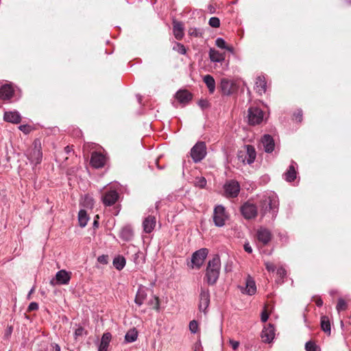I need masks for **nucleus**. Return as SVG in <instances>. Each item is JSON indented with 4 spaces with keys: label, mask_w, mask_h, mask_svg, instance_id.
<instances>
[{
    "label": "nucleus",
    "mask_w": 351,
    "mask_h": 351,
    "mask_svg": "<svg viewBox=\"0 0 351 351\" xmlns=\"http://www.w3.org/2000/svg\"><path fill=\"white\" fill-rule=\"evenodd\" d=\"M278 199L274 193L263 195L259 202L260 212L263 217L267 214L271 215V219H275L278 213Z\"/></svg>",
    "instance_id": "1"
},
{
    "label": "nucleus",
    "mask_w": 351,
    "mask_h": 351,
    "mask_svg": "<svg viewBox=\"0 0 351 351\" xmlns=\"http://www.w3.org/2000/svg\"><path fill=\"white\" fill-rule=\"evenodd\" d=\"M221 269V260L218 254H215L208 261L206 269L205 279L209 285H214L219 277Z\"/></svg>",
    "instance_id": "2"
},
{
    "label": "nucleus",
    "mask_w": 351,
    "mask_h": 351,
    "mask_svg": "<svg viewBox=\"0 0 351 351\" xmlns=\"http://www.w3.org/2000/svg\"><path fill=\"white\" fill-rule=\"evenodd\" d=\"M27 156L29 162L34 165H37L42 162L43 152L41 143L39 139L34 140L33 147L27 153Z\"/></svg>",
    "instance_id": "3"
},
{
    "label": "nucleus",
    "mask_w": 351,
    "mask_h": 351,
    "mask_svg": "<svg viewBox=\"0 0 351 351\" xmlns=\"http://www.w3.org/2000/svg\"><path fill=\"white\" fill-rule=\"evenodd\" d=\"M191 156L197 163L202 161L206 156V145L204 141H198L191 149Z\"/></svg>",
    "instance_id": "4"
},
{
    "label": "nucleus",
    "mask_w": 351,
    "mask_h": 351,
    "mask_svg": "<svg viewBox=\"0 0 351 351\" xmlns=\"http://www.w3.org/2000/svg\"><path fill=\"white\" fill-rule=\"evenodd\" d=\"M228 216L226 213L225 207L222 205H217L215 207L213 219L215 226L223 227Z\"/></svg>",
    "instance_id": "5"
},
{
    "label": "nucleus",
    "mask_w": 351,
    "mask_h": 351,
    "mask_svg": "<svg viewBox=\"0 0 351 351\" xmlns=\"http://www.w3.org/2000/svg\"><path fill=\"white\" fill-rule=\"evenodd\" d=\"M71 278V271H67L65 269H61L57 271L55 277L50 280L49 283L53 287L57 285H66L69 283Z\"/></svg>",
    "instance_id": "6"
},
{
    "label": "nucleus",
    "mask_w": 351,
    "mask_h": 351,
    "mask_svg": "<svg viewBox=\"0 0 351 351\" xmlns=\"http://www.w3.org/2000/svg\"><path fill=\"white\" fill-rule=\"evenodd\" d=\"M240 211L243 217L247 220L254 219L258 215L257 206L249 201L241 206Z\"/></svg>",
    "instance_id": "7"
},
{
    "label": "nucleus",
    "mask_w": 351,
    "mask_h": 351,
    "mask_svg": "<svg viewBox=\"0 0 351 351\" xmlns=\"http://www.w3.org/2000/svg\"><path fill=\"white\" fill-rule=\"evenodd\" d=\"M208 254L207 248H201L193 253L191 256V267L199 269L204 264Z\"/></svg>",
    "instance_id": "8"
},
{
    "label": "nucleus",
    "mask_w": 351,
    "mask_h": 351,
    "mask_svg": "<svg viewBox=\"0 0 351 351\" xmlns=\"http://www.w3.org/2000/svg\"><path fill=\"white\" fill-rule=\"evenodd\" d=\"M224 193L226 197H237L240 192V185L236 180H230L223 186Z\"/></svg>",
    "instance_id": "9"
},
{
    "label": "nucleus",
    "mask_w": 351,
    "mask_h": 351,
    "mask_svg": "<svg viewBox=\"0 0 351 351\" xmlns=\"http://www.w3.org/2000/svg\"><path fill=\"white\" fill-rule=\"evenodd\" d=\"M248 122L250 125H258L261 123L263 119V112L261 109L256 107H250L248 109Z\"/></svg>",
    "instance_id": "10"
},
{
    "label": "nucleus",
    "mask_w": 351,
    "mask_h": 351,
    "mask_svg": "<svg viewBox=\"0 0 351 351\" xmlns=\"http://www.w3.org/2000/svg\"><path fill=\"white\" fill-rule=\"evenodd\" d=\"M210 301V292L208 289H206L204 288H201L199 298V304L198 308L200 311H202L204 314L207 313V308L209 306Z\"/></svg>",
    "instance_id": "11"
},
{
    "label": "nucleus",
    "mask_w": 351,
    "mask_h": 351,
    "mask_svg": "<svg viewBox=\"0 0 351 351\" xmlns=\"http://www.w3.org/2000/svg\"><path fill=\"white\" fill-rule=\"evenodd\" d=\"M261 336L265 343H271L275 338L274 325L271 323L265 325L261 332Z\"/></svg>",
    "instance_id": "12"
},
{
    "label": "nucleus",
    "mask_w": 351,
    "mask_h": 351,
    "mask_svg": "<svg viewBox=\"0 0 351 351\" xmlns=\"http://www.w3.org/2000/svg\"><path fill=\"white\" fill-rule=\"evenodd\" d=\"M297 169H298V164L295 161L291 160L288 169L282 174L283 179L285 181H287V182H293L297 178V175H298Z\"/></svg>",
    "instance_id": "13"
},
{
    "label": "nucleus",
    "mask_w": 351,
    "mask_h": 351,
    "mask_svg": "<svg viewBox=\"0 0 351 351\" xmlns=\"http://www.w3.org/2000/svg\"><path fill=\"white\" fill-rule=\"evenodd\" d=\"M119 197V193L115 190H110L101 196V202L104 206H110L117 202Z\"/></svg>",
    "instance_id": "14"
},
{
    "label": "nucleus",
    "mask_w": 351,
    "mask_h": 351,
    "mask_svg": "<svg viewBox=\"0 0 351 351\" xmlns=\"http://www.w3.org/2000/svg\"><path fill=\"white\" fill-rule=\"evenodd\" d=\"M90 165L95 169L103 167L106 163V156L99 152H94L90 158Z\"/></svg>",
    "instance_id": "15"
},
{
    "label": "nucleus",
    "mask_w": 351,
    "mask_h": 351,
    "mask_svg": "<svg viewBox=\"0 0 351 351\" xmlns=\"http://www.w3.org/2000/svg\"><path fill=\"white\" fill-rule=\"evenodd\" d=\"M256 237L259 242L265 245L271 241L272 235L269 230L264 227H261L257 230Z\"/></svg>",
    "instance_id": "16"
},
{
    "label": "nucleus",
    "mask_w": 351,
    "mask_h": 351,
    "mask_svg": "<svg viewBox=\"0 0 351 351\" xmlns=\"http://www.w3.org/2000/svg\"><path fill=\"white\" fill-rule=\"evenodd\" d=\"M175 98L179 103L186 105L191 101L193 95L189 90L180 89L176 93Z\"/></svg>",
    "instance_id": "17"
},
{
    "label": "nucleus",
    "mask_w": 351,
    "mask_h": 351,
    "mask_svg": "<svg viewBox=\"0 0 351 351\" xmlns=\"http://www.w3.org/2000/svg\"><path fill=\"white\" fill-rule=\"evenodd\" d=\"M261 143L266 153L270 154L274 150L275 142L270 134H264L261 138Z\"/></svg>",
    "instance_id": "18"
},
{
    "label": "nucleus",
    "mask_w": 351,
    "mask_h": 351,
    "mask_svg": "<svg viewBox=\"0 0 351 351\" xmlns=\"http://www.w3.org/2000/svg\"><path fill=\"white\" fill-rule=\"evenodd\" d=\"M14 88L10 84H5L0 88V98L2 100H10L14 95Z\"/></svg>",
    "instance_id": "19"
},
{
    "label": "nucleus",
    "mask_w": 351,
    "mask_h": 351,
    "mask_svg": "<svg viewBox=\"0 0 351 351\" xmlns=\"http://www.w3.org/2000/svg\"><path fill=\"white\" fill-rule=\"evenodd\" d=\"M156 217L153 215H148L143 221V230L145 233H151L156 226Z\"/></svg>",
    "instance_id": "20"
},
{
    "label": "nucleus",
    "mask_w": 351,
    "mask_h": 351,
    "mask_svg": "<svg viewBox=\"0 0 351 351\" xmlns=\"http://www.w3.org/2000/svg\"><path fill=\"white\" fill-rule=\"evenodd\" d=\"M119 237L124 241H130L134 237V231L130 225L123 226L119 233Z\"/></svg>",
    "instance_id": "21"
},
{
    "label": "nucleus",
    "mask_w": 351,
    "mask_h": 351,
    "mask_svg": "<svg viewBox=\"0 0 351 351\" xmlns=\"http://www.w3.org/2000/svg\"><path fill=\"white\" fill-rule=\"evenodd\" d=\"M255 88L259 95H262L266 92L267 82L264 75H260L256 78Z\"/></svg>",
    "instance_id": "22"
},
{
    "label": "nucleus",
    "mask_w": 351,
    "mask_h": 351,
    "mask_svg": "<svg viewBox=\"0 0 351 351\" xmlns=\"http://www.w3.org/2000/svg\"><path fill=\"white\" fill-rule=\"evenodd\" d=\"M219 89L222 95H230L232 94V83L226 78H222L219 86Z\"/></svg>",
    "instance_id": "23"
},
{
    "label": "nucleus",
    "mask_w": 351,
    "mask_h": 351,
    "mask_svg": "<svg viewBox=\"0 0 351 351\" xmlns=\"http://www.w3.org/2000/svg\"><path fill=\"white\" fill-rule=\"evenodd\" d=\"M3 119L7 122L16 124L21 122V116L18 111L5 112Z\"/></svg>",
    "instance_id": "24"
},
{
    "label": "nucleus",
    "mask_w": 351,
    "mask_h": 351,
    "mask_svg": "<svg viewBox=\"0 0 351 351\" xmlns=\"http://www.w3.org/2000/svg\"><path fill=\"white\" fill-rule=\"evenodd\" d=\"M112 335L110 332H104L101 337L100 343L98 346V351H108Z\"/></svg>",
    "instance_id": "25"
},
{
    "label": "nucleus",
    "mask_w": 351,
    "mask_h": 351,
    "mask_svg": "<svg viewBox=\"0 0 351 351\" xmlns=\"http://www.w3.org/2000/svg\"><path fill=\"white\" fill-rule=\"evenodd\" d=\"M173 32L177 40H180L183 38L184 27L182 22L177 21H173Z\"/></svg>",
    "instance_id": "26"
},
{
    "label": "nucleus",
    "mask_w": 351,
    "mask_h": 351,
    "mask_svg": "<svg viewBox=\"0 0 351 351\" xmlns=\"http://www.w3.org/2000/svg\"><path fill=\"white\" fill-rule=\"evenodd\" d=\"M256 292V286L255 281L251 276H248L246 279L245 287L243 293H245L249 295H252L255 294Z\"/></svg>",
    "instance_id": "27"
},
{
    "label": "nucleus",
    "mask_w": 351,
    "mask_h": 351,
    "mask_svg": "<svg viewBox=\"0 0 351 351\" xmlns=\"http://www.w3.org/2000/svg\"><path fill=\"white\" fill-rule=\"evenodd\" d=\"M208 53L210 60L213 62L221 63L225 60V53H221L213 48L210 49Z\"/></svg>",
    "instance_id": "28"
},
{
    "label": "nucleus",
    "mask_w": 351,
    "mask_h": 351,
    "mask_svg": "<svg viewBox=\"0 0 351 351\" xmlns=\"http://www.w3.org/2000/svg\"><path fill=\"white\" fill-rule=\"evenodd\" d=\"M245 149L244 150L245 154L247 156V164H252L256 157V152L253 145H245Z\"/></svg>",
    "instance_id": "29"
},
{
    "label": "nucleus",
    "mask_w": 351,
    "mask_h": 351,
    "mask_svg": "<svg viewBox=\"0 0 351 351\" xmlns=\"http://www.w3.org/2000/svg\"><path fill=\"white\" fill-rule=\"evenodd\" d=\"M203 81L206 85L210 93L213 94L215 90V81L211 75H206L203 77Z\"/></svg>",
    "instance_id": "30"
},
{
    "label": "nucleus",
    "mask_w": 351,
    "mask_h": 351,
    "mask_svg": "<svg viewBox=\"0 0 351 351\" xmlns=\"http://www.w3.org/2000/svg\"><path fill=\"white\" fill-rule=\"evenodd\" d=\"M147 295L146 291L143 288L139 287L135 296V304L138 306H141L146 299Z\"/></svg>",
    "instance_id": "31"
},
{
    "label": "nucleus",
    "mask_w": 351,
    "mask_h": 351,
    "mask_svg": "<svg viewBox=\"0 0 351 351\" xmlns=\"http://www.w3.org/2000/svg\"><path fill=\"white\" fill-rule=\"evenodd\" d=\"M89 217L85 210L81 209L78 213V222L80 227L84 228L86 226Z\"/></svg>",
    "instance_id": "32"
},
{
    "label": "nucleus",
    "mask_w": 351,
    "mask_h": 351,
    "mask_svg": "<svg viewBox=\"0 0 351 351\" xmlns=\"http://www.w3.org/2000/svg\"><path fill=\"white\" fill-rule=\"evenodd\" d=\"M113 265L119 271L124 268L126 263L125 258L122 256H118L113 259Z\"/></svg>",
    "instance_id": "33"
},
{
    "label": "nucleus",
    "mask_w": 351,
    "mask_h": 351,
    "mask_svg": "<svg viewBox=\"0 0 351 351\" xmlns=\"http://www.w3.org/2000/svg\"><path fill=\"white\" fill-rule=\"evenodd\" d=\"M321 328L324 332L330 335V322L329 321V319L326 316H322L321 318Z\"/></svg>",
    "instance_id": "34"
},
{
    "label": "nucleus",
    "mask_w": 351,
    "mask_h": 351,
    "mask_svg": "<svg viewBox=\"0 0 351 351\" xmlns=\"http://www.w3.org/2000/svg\"><path fill=\"white\" fill-rule=\"evenodd\" d=\"M138 337V332L135 328L130 330L125 335V341L127 343L134 342Z\"/></svg>",
    "instance_id": "35"
},
{
    "label": "nucleus",
    "mask_w": 351,
    "mask_h": 351,
    "mask_svg": "<svg viewBox=\"0 0 351 351\" xmlns=\"http://www.w3.org/2000/svg\"><path fill=\"white\" fill-rule=\"evenodd\" d=\"M277 275L279 277V279L276 280L278 284H282L284 282V279L287 276V271L283 267H280L278 268L276 271Z\"/></svg>",
    "instance_id": "36"
},
{
    "label": "nucleus",
    "mask_w": 351,
    "mask_h": 351,
    "mask_svg": "<svg viewBox=\"0 0 351 351\" xmlns=\"http://www.w3.org/2000/svg\"><path fill=\"white\" fill-rule=\"evenodd\" d=\"M77 328L74 331V337L77 339L80 337L86 336L87 335V331L85 330L84 328L80 325H76Z\"/></svg>",
    "instance_id": "37"
},
{
    "label": "nucleus",
    "mask_w": 351,
    "mask_h": 351,
    "mask_svg": "<svg viewBox=\"0 0 351 351\" xmlns=\"http://www.w3.org/2000/svg\"><path fill=\"white\" fill-rule=\"evenodd\" d=\"M347 308V303L346 302L341 298L338 299V302L336 306L337 311L339 313L341 311H343Z\"/></svg>",
    "instance_id": "38"
},
{
    "label": "nucleus",
    "mask_w": 351,
    "mask_h": 351,
    "mask_svg": "<svg viewBox=\"0 0 351 351\" xmlns=\"http://www.w3.org/2000/svg\"><path fill=\"white\" fill-rule=\"evenodd\" d=\"M173 49L178 51L180 54L184 55L186 53V49L184 45L180 43H176Z\"/></svg>",
    "instance_id": "39"
},
{
    "label": "nucleus",
    "mask_w": 351,
    "mask_h": 351,
    "mask_svg": "<svg viewBox=\"0 0 351 351\" xmlns=\"http://www.w3.org/2000/svg\"><path fill=\"white\" fill-rule=\"evenodd\" d=\"M197 105L202 110H204L210 106L209 101L206 99H199L197 102Z\"/></svg>",
    "instance_id": "40"
},
{
    "label": "nucleus",
    "mask_w": 351,
    "mask_h": 351,
    "mask_svg": "<svg viewBox=\"0 0 351 351\" xmlns=\"http://www.w3.org/2000/svg\"><path fill=\"white\" fill-rule=\"evenodd\" d=\"M208 24L212 27H219L220 25V20L218 17L213 16L209 19Z\"/></svg>",
    "instance_id": "41"
},
{
    "label": "nucleus",
    "mask_w": 351,
    "mask_h": 351,
    "mask_svg": "<svg viewBox=\"0 0 351 351\" xmlns=\"http://www.w3.org/2000/svg\"><path fill=\"white\" fill-rule=\"evenodd\" d=\"M83 204L85 206L92 207L94 204L93 199L88 195H85L84 197Z\"/></svg>",
    "instance_id": "42"
},
{
    "label": "nucleus",
    "mask_w": 351,
    "mask_h": 351,
    "mask_svg": "<svg viewBox=\"0 0 351 351\" xmlns=\"http://www.w3.org/2000/svg\"><path fill=\"white\" fill-rule=\"evenodd\" d=\"M207 181L204 177L197 178L195 181V186L204 189L206 185Z\"/></svg>",
    "instance_id": "43"
},
{
    "label": "nucleus",
    "mask_w": 351,
    "mask_h": 351,
    "mask_svg": "<svg viewBox=\"0 0 351 351\" xmlns=\"http://www.w3.org/2000/svg\"><path fill=\"white\" fill-rule=\"evenodd\" d=\"M189 34L194 37L199 38L202 36V32L197 28H191L189 30Z\"/></svg>",
    "instance_id": "44"
},
{
    "label": "nucleus",
    "mask_w": 351,
    "mask_h": 351,
    "mask_svg": "<svg viewBox=\"0 0 351 351\" xmlns=\"http://www.w3.org/2000/svg\"><path fill=\"white\" fill-rule=\"evenodd\" d=\"M305 349L306 351H317V346L313 341H308L305 343Z\"/></svg>",
    "instance_id": "45"
},
{
    "label": "nucleus",
    "mask_w": 351,
    "mask_h": 351,
    "mask_svg": "<svg viewBox=\"0 0 351 351\" xmlns=\"http://www.w3.org/2000/svg\"><path fill=\"white\" fill-rule=\"evenodd\" d=\"M215 45L220 49H224V48L226 47L227 45L225 40L223 38L218 37L215 40Z\"/></svg>",
    "instance_id": "46"
},
{
    "label": "nucleus",
    "mask_w": 351,
    "mask_h": 351,
    "mask_svg": "<svg viewBox=\"0 0 351 351\" xmlns=\"http://www.w3.org/2000/svg\"><path fill=\"white\" fill-rule=\"evenodd\" d=\"M238 160L243 164H247V156L244 153V150H239L237 152Z\"/></svg>",
    "instance_id": "47"
},
{
    "label": "nucleus",
    "mask_w": 351,
    "mask_h": 351,
    "mask_svg": "<svg viewBox=\"0 0 351 351\" xmlns=\"http://www.w3.org/2000/svg\"><path fill=\"white\" fill-rule=\"evenodd\" d=\"M198 329V324L197 322L195 320H192L189 323V330L191 332V333H196Z\"/></svg>",
    "instance_id": "48"
},
{
    "label": "nucleus",
    "mask_w": 351,
    "mask_h": 351,
    "mask_svg": "<svg viewBox=\"0 0 351 351\" xmlns=\"http://www.w3.org/2000/svg\"><path fill=\"white\" fill-rule=\"evenodd\" d=\"M302 115H303V112H302V109L297 110V111L295 112L293 114V116H294L296 121H298L299 123L302 122Z\"/></svg>",
    "instance_id": "49"
},
{
    "label": "nucleus",
    "mask_w": 351,
    "mask_h": 351,
    "mask_svg": "<svg viewBox=\"0 0 351 351\" xmlns=\"http://www.w3.org/2000/svg\"><path fill=\"white\" fill-rule=\"evenodd\" d=\"M97 261L101 264L106 265L108 263V256L104 254L99 256L97 258Z\"/></svg>",
    "instance_id": "50"
},
{
    "label": "nucleus",
    "mask_w": 351,
    "mask_h": 351,
    "mask_svg": "<svg viewBox=\"0 0 351 351\" xmlns=\"http://www.w3.org/2000/svg\"><path fill=\"white\" fill-rule=\"evenodd\" d=\"M38 304L36 302H31L28 307H27V311H37L38 309Z\"/></svg>",
    "instance_id": "51"
},
{
    "label": "nucleus",
    "mask_w": 351,
    "mask_h": 351,
    "mask_svg": "<svg viewBox=\"0 0 351 351\" xmlns=\"http://www.w3.org/2000/svg\"><path fill=\"white\" fill-rule=\"evenodd\" d=\"M269 319V314L265 309H264L261 315V320L262 322H266Z\"/></svg>",
    "instance_id": "52"
},
{
    "label": "nucleus",
    "mask_w": 351,
    "mask_h": 351,
    "mask_svg": "<svg viewBox=\"0 0 351 351\" xmlns=\"http://www.w3.org/2000/svg\"><path fill=\"white\" fill-rule=\"evenodd\" d=\"M265 267L268 271L274 272L276 270V266L269 262H267L265 263Z\"/></svg>",
    "instance_id": "53"
},
{
    "label": "nucleus",
    "mask_w": 351,
    "mask_h": 351,
    "mask_svg": "<svg viewBox=\"0 0 351 351\" xmlns=\"http://www.w3.org/2000/svg\"><path fill=\"white\" fill-rule=\"evenodd\" d=\"M229 343L234 350H236L239 346V342L234 339H230Z\"/></svg>",
    "instance_id": "54"
},
{
    "label": "nucleus",
    "mask_w": 351,
    "mask_h": 351,
    "mask_svg": "<svg viewBox=\"0 0 351 351\" xmlns=\"http://www.w3.org/2000/svg\"><path fill=\"white\" fill-rule=\"evenodd\" d=\"M244 250L248 254L252 253V248L249 242L245 243L243 245Z\"/></svg>",
    "instance_id": "55"
},
{
    "label": "nucleus",
    "mask_w": 351,
    "mask_h": 351,
    "mask_svg": "<svg viewBox=\"0 0 351 351\" xmlns=\"http://www.w3.org/2000/svg\"><path fill=\"white\" fill-rule=\"evenodd\" d=\"M19 130L22 132H23L25 134H27L29 133V126L27 125H21L19 127Z\"/></svg>",
    "instance_id": "56"
},
{
    "label": "nucleus",
    "mask_w": 351,
    "mask_h": 351,
    "mask_svg": "<svg viewBox=\"0 0 351 351\" xmlns=\"http://www.w3.org/2000/svg\"><path fill=\"white\" fill-rule=\"evenodd\" d=\"M141 255V252H137V253H135L133 256H132V258H133V261L134 262L136 263V264H138L139 263V261H138V258L140 257V256Z\"/></svg>",
    "instance_id": "57"
},
{
    "label": "nucleus",
    "mask_w": 351,
    "mask_h": 351,
    "mask_svg": "<svg viewBox=\"0 0 351 351\" xmlns=\"http://www.w3.org/2000/svg\"><path fill=\"white\" fill-rule=\"evenodd\" d=\"M224 49H226L232 54L234 53V48L232 46L226 45V47L224 48Z\"/></svg>",
    "instance_id": "58"
},
{
    "label": "nucleus",
    "mask_w": 351,
    "mask_h": 351,
    "mask_svg": "<svg viewBox=\"0 0 351 351\" xmlns=\"http://www.w3.org/2000/svg\"><path fill=\"white\" fill-rule=\"evenodd\" d=\"M315 304L318 307H321L323 305V301L321 298H317L315 300Z\"/></svg>",
    "instance_id": "59"
},
{
    "label": "nucleus",
    "mask_w": 351,
    "mask_h": 351,
    "mask_svg": "<svg viewBox=\"0 0 351 351\" xmlns=\"http://www.w3.org/2000/svg\"><path fill=\"white\" fill-rule=\"evenodd\" d=\"M93 227L95 228H97L99 227V221H98V220L97 219H94Z\"/></svg>",
    "instance_id": "60"
},
{
    "label": "nucleus",
    "mask_w": 351,
    "mask_h": 351,
    "mask_svg": "<svg viewBox=\"0 0 351 351\" xmlns=\"http://www.w3.org/2000/svg\"><path fill=\"white\" fill-rule=\"evenodd\" d=\"M53 351H60V346L56 343L54 347H53Z\"/></svg>",
    "instance_id": "61"
},
{
    "label": "nucleus",
    "mask_w": 351,
    "mask_h": 351,
    "mask_svg": "<svg viewBox=\"0 0 351 351\" xmlns=\"http://www.w3.org/2000/svg\"><path fill=\"white\" fill-rule=\"evenodd\" d=\"M154 298H155V300H156V308L157 310H158V308H159V299H158V297H156V296H155V297H154Z\"/></svg>",
    "instance_id": "62"
},
{
    "label": "nucleus",
    "mask_w": 351,
    "mask_h": 351,
    "mask_svg": "<svg viewBox=\"0 0 351 351\" xmlns=\"http://www.w3.org/2000/svg\"><path fill=\"white\" fill-rule=\"evenodd\" d=\"M34 291V287H32L30 291H29V293H28V295H27V298L29 299L30 298V295Z\"/></svg>",
    "instance_id": "63"
},
{
    "label": "nucleus",
    "mask_w": 351,
    "mask_h": 351,
    "mask_svg": "<svg viewBox=\"0 0 351 351\" xmlns=\"http://www.w3.org/2000/svg\"><path fill=\"white\" fill-rule=\"evenodd\" d=\"M337 291L336 290H331V291H330L329 293L330 295L333 296L337 293Z\"/></svg>",
    "instance_id": "64"
}]
</instances>
